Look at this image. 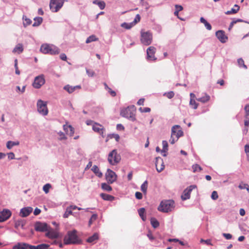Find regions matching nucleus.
Here are the masks:
<instances>
[{"label":"nucleus","instance_id":"obj_1","mask_svg":"<svg viewBox=\"0 0 249 249\" xmlns=\"http://www.w3.org/2000/svg\"><path fill=\"white\" fill-rule=\"evenodd\" d=\"M175 207V203L173 200H163L160 203L158 210L160 212L167 213L173 211Z\"/></svg>","mask_w":249,"mask_h":249},{"label":"nucleus","instance_id":"obj_2","mask_svg":"<svg viewBox=\"0 0 249 249\" xmlns=\"http://www.w3.org/2000/svg\"><path fill=\"white\" fill-rule=\"evenodd\" d=\"M135 113L136 108L135 106H130L122 109L120 112V115L130 121L134 122L136 120Z\"/></svg>","mask_w":249,"mask_h":249},{"label":"nucleus","instance_id":"obj_3","mask_svg":"<svg viewBox=\"0 0 249 249\" xmlns=\"http://www.w3.org/2000/svg\"><path fill=\"white\" fill-rule=\"evenodd\" d=\"M40 51L44 54H50L51 55L57 54L59 53V49L53 45L44 44L41 45Z\"/></svg>","mask_w":249,"mask_h":249},{"label":"nucleus","instance_id":"obj_4","mask_svg":"<svg viewBox=\"0 0 249 249\" xmlns=\"http://www.w3.org/2000/svg\"><path fill=\"white\" fill-rule=\"evenodd\" d=\"M64 242L65 244L66 245L79 243L80 241L76 234V231L73 230L69 231L64 237Z\"/></svg>","mask_w":249,"mask_h":249},{"label":"nucleus","instance_id":"obj_5","mask_svg":"<svg viewBox=\"0 0 249 249\" xmlns=\"http://www.w3.org/2000/svg\"><path fill=\"white\" fill-rule=\"evenodd\" d=\"M121 158L116 149L111 151L108 154L107 160L112 165H115L121 160Z\"/></svg>","mask_w":249,"mask_h":249},{"label":"nucleus","instance_id":"obj_6","mask_svg":"<svg viewBox=\"0 0 249 249\" xmlns=\"http://www.w3.org/2000/svg\"><path fill=\"white\" fill-rule=\"evenodd\" d=\"M64 0H51L50 8L53 12H57L63 5Z\"/></svg>","mask_w":249,"mask_h":249},{"label":"nucleus","instance_id":"obj_7","mask_svg":"<svg viewBox=\"0 0 249 249\" xmlns=\"http://www.w3.org/2000/svg\"><path fill=\"white\" fill-rule=\"evenodd\" d=\"M141 42L144 45H150L152 41V35L149 32H141Z\"/></svg>","mask_w":249,"mask_h":249},{"label":"nucleus","instance_id":"obj_8","mask_svg":"<svg viewBox=\"0 0 249 249\" xmlns=\"http://www.w3.org/2000/svg\"><path fill=\"white\" fill-rule=\"evenodd\" d=\"M37 107L38 112L41 115L45 116L47 115L48 110L46 103L41 100H38L37 102Z\"/></svg>","mask_w":249,"mask_h":249},{"label":"nucleus","instance_id":"obj_9","mask_svg":"<svg viewBox=\"0 0 249 249\" xmlns=\"http://www.w3.org/2000/svg\"><path fill=\"white\" fill-rule=\"evenodd\" d=\"M45 80L43 74H40L35 78L33 83V86L34 88L38 89L45 84Z\"/></svg>","mask_w":249,"mask_h":249},{"label":"nucleus","instance_id":"obj_10","mask_svg":"<svg viewBox=\"0 0 249 249\" xmlns=\"http://www.w3.org/2000/svg\"><path fill=\"white\" fill-rule=\"evenodd\" d=\"M106 179L108 183L112 184L114 182L117 178L116 173L110 169H107L105 174Z\"/></svg>","mask_w":249,"mask_h":249},{"label":"nucleus","instance_id":"obj_11","mask_svg":"<svg viewBox=\"0 0 249 249\" xmlns=\"http://www.w3.org/2000/svg\"><path fill=\"white\" fill-rule=\"evenodd\" d=\"M35 230L36 231L45 232L49 230L50 226L44 222L40 221L36 222L35 224Z\"/></svg>","mask_w":249,"mask_h":249},{"label":"nucleus","instance_id":"obj_12","mask_svg":"<svg viewBox=\"0 0 249 249\" xmlns=\"http://www.w3.org/2000/svg\"><path fill=\"white\" fill-rule=\"evenodd\" d=\"M156 50V48L153 46H150L147 49L146 59L148 61H155L157 59L155 56Z\"/></svg>","mask_w":249,"mask_h":249},{"label":"nucleus","instance_id":"obj_13","mask_svg":"<svg viewBox=\"0 0 249 249\" xmlns=\"http://www.w3.org/2000/svg\"><path fill=\"white\" fill-rule=\"evenodd\" d=\"M92 130L94 132L99 134L103 138H104L106 136V135H104L105 129L104 126L97 123H94L93 124Z\"/></svg>","mask_w":249,"mask_h":249},{"label":"nucleus","instance_id":"obj_14","mask_svg":"<svg viewBox=\"0 0 249 249\" xmlns=\"http://www.w3.org/2000/svg\"><path fill=\"white\" fill-rule=\"evenodd\" d=\"M196 187V186L195 185H191L185 189L183 192V194L181 196V199L182 200H186L189 199L190 197V194L191 192Z\"/></svg>","mask_w":249,"mask_h":249},{"label":"nucleus","instance_id":"obj_15","mask_svg":"<svg viewBox=\"0 0 249 249\" xmlns=\"http://www.w3.org/2000/svg\"><path fill=\"white\" fill-rule=\"evenodd\" d=\"M11 212L6 209H3L0 212V222H3L8 219L11 216Z\"/></svg>","mask_w":249,"mask_h":249},{"label":"nucleus","instance_id":"obj_16","mask_svg":"<svg viewBox=\"0 0 249 249\" xmlns=\"http://www.w3.org/2000/svg\"><path fill=\"white\" fill-rule=\"evenodd\" d=\"M180 127L178 125H174L171 129V134L173 136H176L177 138H179L183 136V132L180 129Z\"/></svg>","mask_w":249,"mask_h":249},{"label":"nucleus","instance_id":"obj_17","mask_svg":"<svg viewBox=\"0 0 249 249\" xmlns=\"http://www.w3.org/2000/svg\"><path fill=\"white\" fill-rule=\"evenodd\" d=\"M155 165L157 171L160 173L164 169V165L163 159L160 157H157L155 159Z\"/></svg>","mask_w":249,"mask_h":249},{"label":"nucleus","instance_id":"obj_18","mask_svg":"<svg viewBox=\"0 0 249 249\" xmlns=\"http://www.w3.org/2000/svg\"><path fill=\"white\" fill-rule=\"evenodd\" d=\"M215 36L219 40L224 43L228 40V37L226 36L225 32L223 30H218L216 32Z\"/></svg>","mask_w":249,"mask_h":249},{"label":"nucleus","instance_id":"obj_19","mask_svg":"<svg viewBox=\"0 0 249 249\" xmlns=\"http://www.w3.org/2000/svg\"><path fill=\"white\" fill-rule=\"evenodd\" d=\"M34 246L25 243H18L13 247V249H33Z\"/></svg>","mask_w":249,"mask_h":249},{"label":"nucleus","instance_id":"obj_20","mask_svg":"<svg viewBox=\"0 0 249 249\" xmlns=\"http://www.w3.org/2000/svg\"><path fill=\"white\" fill-rule=\"evenodd\" d=\"M33 211V208L31 207H27L22 208L20 211L19 215L22 217L28 216Z\"/></svg>","mask_w":249,"mask_h":249},{"label":"nucleus","instance_id":"obj_21","mask_svg":"<svg viewBox=\"0 0 249 249\" xmlns=\"http://www.w3.org/2000/svg\"><path fill=\"white\" fill-rule=\"evenodd\" d=\"M46 236L50 238L54 239L58 237V233L52 229L50 227L47 232L46 233Z\"/></svg>","mask_w":249,"mask_h":249},{"label":"nucleus","instance_id":"obj_22","mask_svg":"<svg viewBox=\"0 0 249 249\" xmlns=\"http://www.w3.org/2000/svg\"><path fill=\"white\" fill-rule=\"evenodd\" d=\"M64 89L66 90L68 93H71L76 89H81V86L79 85L75 86H71L69 85H66L64 87Z\"/></svg>","mask_w":249,"mask_h":249},{"label":"nucleus","instance_id":"obj_23","mask_svg":"<svg viewBox=\"0 0 249 249\" xmlns=\"http://www.w3.org/2000/svg\"><path fill=\"white\" fill-rule=\"evenodd\" d=\"M63 129L66 133L70 136H72L74 134V128L71 125L64 124L63 125Z\"/></svg>","mask_w":249,"mask_h":249},{"label":"nucleus","instance_id":"obj_24","mask_svg":"<svg viewBox=\"0 0 249 249\" xmlns=\"http://www.w3.org/2000/svg\"><path fill=\"white\" fill-rule=\"evenodd\" d=\"M91 170L98 177L101 178L103 176L102 173L100 171L99 168L97 165H94L92 167Z\"/></svg>","mask_w":249,"mask_h":249},{"label":"nucleus","instance_id":"obj_25","mask_svg":"<svg viewBox=\"0 0 249 249\" xmlns=\"http://www.w3.org/2000/svg\"><path fill=\"white\" fill-rule=\"evenodd\" d=\"M23 51V45L21 43H18L14 48L12 52L13 53H17L18 54H20Z\"/></svg>","mask_w":249,"mask_h":249},{"label":"nucleus","instance_id":"obj_26","mask_svg":"<svg viewBox=\"0 0 249 249\" xmlns=\"http://www.w3.org/2000/svg\"><path fill=\"white\" fill-rule=\"evenodd\" d=\"M210 99V96L207 94L206 93H204V95L201 97L198 98L196 100L198 101H199L203 103H205L209 101Z\"/></svg>","mask_w":249,"mask_h":249},{"label":"nucleus","instance_id":"obj_27","mask_svg":"<svg viewBox=\"0 0 249 249\" xmlns=\"http://www.w3.org/2000/svg\"><path fill=\"white\" fill-rule=\"evenodd\" d=\"M200 21L201 23H203L205 28L209 31L212 30L211 25L203 18L201 17L200 18Z\"/></svg>","mask_w":249,"mask_h":249},{"label":"nucleus","instance_id":"obj_28","mask_svg":"<svg viewBox=\"0 0 249 249\" xmlns=\"http://www.w3.org/2000/svg\"><path fill=\"white\" fill-rule=\"evenodd\" d=\"M239 8H240V7L238 5L235 4L234 5L233 8H231V10L228 11L226 12H225V14L226 15H231V14H235V13H237V12L239 11Z\"/></svg>","mask_w":249,"mask_h":249},{"label":"nucleus","instance_id":"obj_29","mask_svg":"<svg viewBox=\"0 0 249 249\" xmlns=\"http://www.w3.org/2000/svg\"><path fill=\"white\" fill-rule=\"evenodd\" d=\"M101 197L105 200L112 201L114 199V197L111 195L102 193L100 194Z\"/></svg>","mask_w":249,"mask_h":249},{"label":"nucleus","instance_id":"obj_30","mask_svg":"<svg viewBox=\"0 0 249 249\" xmlns=\"http://www.w3.org/2000/svg\"><path fill=\"white\" fill-rule=\"evenodd\" d=\"M19 142L18 141L13 142L8 141L6 143V147L8 149H11L13 146L18 145Z\"/></svg>","mask_w":249,"mask_h":249},{"label":"nucleus","instance_id":"obj_31","mask_svg":"<svg viewBox=\"0 0 249 249\" xmlns=\"http://www.w3.org/2000/svg\"><path fill=\"white\" fill-rule=\"evenodd\" d=\"M34 23L33 24V26L37 27L42 22L43 19L41 17H36L34 18Z\"/></svg>","mask_w":249,"mask_h":249},{"label":"nucleus","instance_id":"obj_32","mask_svg":"<svg viewBox=\"0 0 249 249\" xmlns=\"http://www.w3.org/2000/svg\"><path fill=\"white\" fill-rule=\"evenodd\" d=\"M98 239V234L95 233L92 236L89 237L87 241L89 243H92Z\"/></svg>","mask_w":249,"mask_h":249},{"label":"nucleus","instance_id":"obj_33","mask_svg":"<svg viewBox=\"0 0 249 249\" xmlns=\"http://www.w3.org/2000/svg\"><path fill=\"white\" fill-rule=\"evenodd\" d=\"M22 19L23 20V24L24 27H26L28 25H30L32 23V20L30 19L27 18L26 16L23 15Z\"/></svg>","mask_w":249,"mask_h":249},{"label":"nucleus","instance_id":"obj_34","mask_svg":"<svg viewBox=\"0 0 249 249\" xmlns=\"http://www.w3.org/2000/svg\"><path fill=\"white\" fill-rule=\"evenodd\" d=\"M147 186L148 182L147 180L144 181L141 186V190L144 194H146L147 193Z\"/></svg>","mask_w":249,"mask_h":249},{"label":"nucleus","instance_id":"obj_35","mask_svg":"<svg viewBox=\"0 0 249 249\" xmlns=\"http://www.w3.org/2000/svg\"><path fill=\"white\" fill-rule=\"evenodd\" d=\"M150 223L154 228H158L160 225L159 221L154 217L151 218Z\"/></svg>","mask_w":249,"mask_h":249},{"label":"nucleus","instance_id":"obj_36","mask_svg":"<svg viewBox=\"0 0 249 249\" xmlns=\"http://www.w3.org/2000/svg\"><path fill=\"white\" fill-rule=\"evenodd\" d=\"M101 188L105 191L110 192L112 190L111 187L107 183H102L101 184Z\"/></svg>","mask_w":249,"mask_h":249},{"label":"nucleus","instance_id":"obj_37","mask_svg":"<svg viewBox=\"0 0 249 249\" xmlns=\"http://www.w3.org/2000/svg\"><path fill=\"white\" fill-rule=\"evenodd\" d=\"M24 223L22 219L18 220L15 222V227L18 229L19 226H21L22 229L24 228Z\"/></svg>","mask_w":249,"mask_h":249},{"label":"nucleus","instance_id":"obj_38","mask_svg":"<svg viewBox=\"0 0 249 249\" xmlns=\"http://www.w3.org/2000/svg\"><path fill=\"white\" fill-rule=\"evenodd\" d=\"M144 213L145 209L144 208H141L138 210L139 214L143 221L146 220V217L144 216Z\"/></svg>","mask_w":249,"mask_h":249},{"label":"nucleus","instance_id":"obj_39","mask_svg":"<svg viewBox=\"0 0 249 249\" xmlns=\"http://www.w3.org/2000/svg\"><path fill=\"white\" fill-rule=\"evenodd\" d=\"M35 248L33 249H48L49 246L46 244H41L36 246H34Z\"/></svg>","mask_w":249,"mask_h":249},{"label":"nucleus","instance_id":"obj_40","mask_svg":"<svg viewBox=\"0 0 249 249\" xmlns=\"http://www.w3.org/2000/svg\"><path fill=\"white\" fill-rule=\"evenodd\" d=\"M98 38L94 35H91L87 38L86 41V43H89L92 41H96Z\"/></svg>","mask_w":249,"mask_h":249},{"label":"nucleus","instance_id":"obj_41","mask_svg":"<svg viewBox=\"0 0 249 249\" xmlns=\"http://www.w3.org/2000/svg\"><path fill=\"white\" fill-rule=\"evenodd\" d=\"M133 26H134L133 24H132V23H126L124 22L121 24V27L126 29H130Z\"/></svg>","mask_w":249,"mask_h":249},{"label":"nucleus","instance_id":"obj_42","mask_svg":"<svg viewBox=\"0 0 249 249\" xmlns=\"http://www.w3.org/2000/svg\"><path fill=\"white\" fill-rule=\"evenodd\" d=\"M237 62L240 67H243L245 69H247V66L244 64V61L241 58L238 59Z\"/></svg>","mask_w":249,"mask_h":249},{"label":"nucleus","instance_id":"obj_43","mask_svg":"<svg viewBox=\"0 0 249 249\" xmlns=\"http://www.w3.org/2000/svg\"><path fill=\"white\" fill-rule=\"evenodd\" d=\"M51 187L52 186L50 184L47 183L43 186V190L46 194H47L49 192V190Z\"/></svg>","mask_w":249,"mask_h":249},{"label":"nucleus","instance_id":"obj_44","mask_svg":"<svg viewBox=\"0 0 249 249\" xmlns=\"http://www.w3.org/2000/svg\"><path fill=\"white\" fill-rule=\"evenodd\" d=\"M192 169L193 170L194 172L200 171L201 170H202L201 167L197 164L193 165Z\"/></svg>","mask_w":249,"mask_h":249},{"label":"nucleus","instance_id":"obj_45","mask_svg":"<svg viewBox=\"0 0 249 249\" xmlns=\"http://www.w3.org/2000/svg\"><path fill=\"white\" fill-rule=\"evenodd\" d=\"M97 217H98V215L97 214H93L92 215V216H91V217L89 221V226H90L92 224V222L93 221H95L97 219Z\"/></svg>","mask_w":249,"mask_h":249},{"label":"nucleus","instance_id":"obj_46","mask_svg":"<svg viewBox=\"0 0 249 249\" xmlns=\"http://www.w3.org/2000/svg\"><path fill=\"white\" fill-rule=\"evenodd\" d=\"M140 19H141V16H140V15L139 14L136 15L134 20L132 22H131L132 24H133V25L134 26L135 25H136L138 22H139L140 21Z\"/></svg>","mask_w":249,"mask_h":249},{"label":"nucleus","instance_id":"obj_47","mask_svg":"<svg viewBox=\"0 0 249 249\" xmlns=\"http://www.w3.org/2000/svg\"><path fill=\"white\" fill-rule=\"evenodd\" d=\"M190 105L193 106V108L195 109L197 108L198 104L196 103L194 99H190Z\"/></svg>","mask_w":249,"mask_h":249},{"label":"nucleus","instance_id":"obj_48","mask_svg":"<svg viewBox=\"0 0 249 249\" xmlns=\"http://www.w3.org/2000/svg\"><path fill=\"white\" fill-rule=\"evenodd\" d=\"M174 93L173 91H169L167 92H165L163 94L164 96H166L168 98L171 99L174 96Z\"/></svg>","mask_w":249,"mask_h":249},{"label":"nucleus","instance_id":"obj_49","mask_svg":"<svg viewBox=\"0 0 249 249\" xmlns=\"http://www.w3.org/2000/svg\"><path fill=\"white\" fill-rule=\"evenodd\" d=\"M72 211L69 209V208L67 207L66 212L64 214V218H67L70 214H72Z\"/></svg>","mask_w":249,"mask_h":249},{"label":"nucleus","instance_id":"obj_50","mask_svg":"<svg viewBox=\"0 0 249 249\" xmlns=\"http://www.w3.org/2000/svg\"><path fill=\"white\" fill-rule=\"evenodd\" d=\"M97 5H98L101 10L104 9L106 6V4L103 1H99V2L97 3Z\"/></svg>","mask_w":249,"mask_h":249},{"label":"nucleus","instance_id":"obj_51","mask_svg":"<svg viewBox=\"0 0 249 249\" xmlns=\"http://www.w3.org/2000/svg\"><path fill=\"white\" fill-rule=\"evenodd\" d=\"M218 197V196L216 191H214L211 195V198L213 200H216Z\"/></svg>","mask_w":249,"mask_h":249},{"label":"nucleus","instance_id":"obj_52","mask_svg":"<svg viewBox=\"0 0 249 249\" xmlns=\"http://www.w3.org/2000/svg\"><path fill=\"white\" fill-rule=\"evenodd\" d=\"M245 152L247 154V159L249 161V144H246L245 146Z\"/></svg>","mask_w":249,"mask_h":249},{"label":"nucleus","instance_id":"obj_53","mask_svg":"<svg viewBox=\"0 0 249 249\" xmlns=\"http://www.w3.org/2000/svg\"><path fill=\"white\" fill-rule=\"evenodd\" d=\"M58 134L59 136V139L60 140H65L67 139V138L65 136V134L61 132V131H59L58 133Z\"/></svg>","mask_w":249,"mask_h":249},{"label":"nucleus","instance_id":"obj_54","mask_svg":"<svg viewBox=\"0 0 249 249\" xmlns=\"http://www.w3.org/2000/svg\"><path fill=\"white\" fill-rule=\"evenodd\" d=\"M178 138H177L176 136H173L171 134V138L170 139V142L171 144H174L176 141H178Z\"/></svg>","mask_w":249,"mask_h":249},{"label":"nucleus","instance_id":"obj_55","mask_svg":"<svg viewBox=\"0 0 249 249\" xmlns=\"http://www.w3.org/2000/svg\"><path fill=\"white\" fill-rule=\"evenodd\" d=\"M86 73L88 75V76L92 77L94 75V72L91 70L86 69Z\"/></svg>","mask_w":249,"mask_h":249},{"label":"nucleus","instance_id":"obj_56","mask_svg":"<svg viewBox=\"0 0 249 249\" xmlns=\"http://www.w3.org/2000/svg\"><path fill=\"white\" fill-rule=\"evenodd\" d=\"M201 243H205L206 244L208 245H211L212 246L213 244H212L211 240L210 239H207V240H204L201 239L200 240Z\"/></svg>","mask_w":249,"mask_h":249},{"label":"nucleus","instance_id":"obj_57","mask_svg":"<svg viewBox=\"0 0 249 249\" xmlns=\"http://www.w3.org/2000/svg\"><path fill=\"white\" fill-rule=\"evenodd\" d=\"M246 114V117H247L249 115V104L247 105L244 108Z\"/></svg>","mask_w":249,"mask_h":249},{"label":"nucleus","instance_id":"obj_58","mask_svg":"<svg viewBox=\"0 0 249 249\" xmlns=\"http://www.w3.org/2000/svg\"><path fill=\"white\" fill-rule=\"evenodd\" d=\"M135 197L138 199H141L142 198V195L140 192H137L135 193Z\"/></svg>","mask_w":249,"mask_h":249},{"label":"nucleus","instance_id":"obj_59","mask_svg":"<svg viewBox=\"0 0 249 249\" xmlns=\"http://www.w3.org/2000/svg\"><path fill=\"white\" fill-rule=\"evenodd\" d=\"M222 235L227 240H230L232 238V235L230 233H224Z\"/></svg>","mask_w":249,"mask_h":249},{"label":"nucleus","instance_id":"obj_60","mask_svg":"<svg viewBox=\"0 0 249 249\" xmlns=\"http://www.w3.org/2000/svg\"><path fill=\"white\" fill-rule=\"evenodd\" d=\"M248 186H249L248 184L244 183V184H239V185L238 186V187L240 189H246V188H247Z\"/></svg>","mask_w":249,"mask_h":249},{"label":"nucleus","instance_id":"obj_61","mask_svg":"<svg viewBox=\"0 0 249 249\" xmlns=\"http://www.w3.org/2000/svg\"><path fill=\"white\" fill-rule=\"evenodd\" d=\"M8 158L9 160H13L15 159V154L13 152L8 153Z\"/></svg>","mask_w":249,"mask_h":249},{"label":"nucleus","instance_id":"obj_62","mask_svg":"<svg viewBox=\"0 0 249 249\" xmlns=\"http://www.w3.org/2000/svg\"><path fill=\"white\" fill-rule=\"evenodd\" d=\"M116 128L118 130H124V126L122 124H117Z\"/></svg>","mask_w":249,"mask_h":249},{"label":"nucleus","instance_id":"obj_63","mask_svg":"<svg viewBox=\"0 0 249 249\" xmlns=\"http://www.w3.org/2000/svg\"><path fill=\"white\" fill-rule=\"evenodd\" d=\"M17 90L20 91L21 93H23L25 90V86H23L22 89H20L19 86L16 87Z\"/></svg>","mask_w":249,"mask_h":249},{"label":"nucleus","instance_id":"obj_64","mask_svg":"<svg viewBox=\"0 0 249 249\" xmlns=\"http://www.w3.org/2000/svg\"><path fill=\"white\" fill-rule=\"evenodd\" d=\"M162 144L163 147L162 148L163 149H168V144L166 141H163L162 142Z\"/></svg>","mask_w":249,"mask_h":249}]
</instances>
